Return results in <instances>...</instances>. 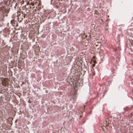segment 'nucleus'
<instances>
[{
  "instance_id": "obj_4",
  "label": "nucleus",
  "mask_w": 133,
  "mask_h": 133,
  "mask_svg": "<svg viewBox=\"0 0 133 133\" xmlns=\"http://www.w3.org/2000/svg\"><path fill=\"white\" fill-rule=\"evenodd\" d=\"M92 66H94L95 65V64H93L92 65Z\"/></svg>"
},
{
  "instance_id": "obj_6",
  "label": "nucleus",
  "mask_w": 133,
  "mask_h": 133,
  "mask_svg": "<svg viewBox=\"0 0 133 133\" xmlns=\"http://www.w3.org/2000/svg\"><path fill=\"white\" fill-rule=\"evenodd\" d=\"M17 121V120H16V121H15V122H16V121Z\"/></svg>"
},
{
  "instance_id": "obj_3",
  "label": "nucleus",
  "mask_w": 133,
  "mask_h": 133,
  "mask_svg": "<svg viewBox=\"0 0 133 133\" xmlns=\"http://www.w3.org/2000/svg\"><path fill=\"white\" fill-rule=\"evenodd\" d=\"M92 75L93 76H94L95 75V72L92 73Z\"/></svg>"
},
{
  "instance_id": "obj_7",
  "label": "nucleus",
  "mask_w": 133,
  "mask_h": 133,
  "mask_svg": "<svg viewBox=\"0 0 133 133\" xmlns=\"http://www.w3.org/2000/svg\"><path fill=\"white\" fill-rule=\"evenodd\" d=\"M86 69H87V68H86Z\"/></svg>"
},
{
  "instance_id": "obj_1",
  "label": "nucleus",
  "mask_w": 133,
  "mask_h": 133,
  "mask_svg": "<svg viewBox=\"0 0 133 133\" xmlns=\"http://www.w3.org/2000/svg\"><path fill=\"white\" fill-rule=\"evenodd\" d=\"M26 15L25 14H23V13H22V14H19L18 18V20H19V18L21 19L19 21L20 22H21L22 20L24 19Z\"/></svg>"
},
{
  "instance_id": "obj_5",
  "label": "nucleus",
  "mask_w": 133,
  "mask_h": 133,
  "mask_svg": "<svg viewBox=\"0 0 133 133\" xmlns=\"http://www.w3.org/2000/svg\"><path fill=\"white\" fill-rule=\"evenodd\" d=\"M105 122H106V125H107V126H108V125L106 123L107 122V121H105Z\"/></svg>"
},
{
  "instance_id": "obj_2",
  "label": "nucleus",
  "mask_w": 133,
  "mask_h": 133,
  "mask_svg": "<svg viewBox=\"0 0 133 133\" xmlns=\"http://www.w3.org/2000/svg\"><path fill=\"white\" fill-rule=\"evenodd\" d=\"M73 99H75L76 98H75V95H74L73 96Z\"/></svg>"
}]
</instances>
